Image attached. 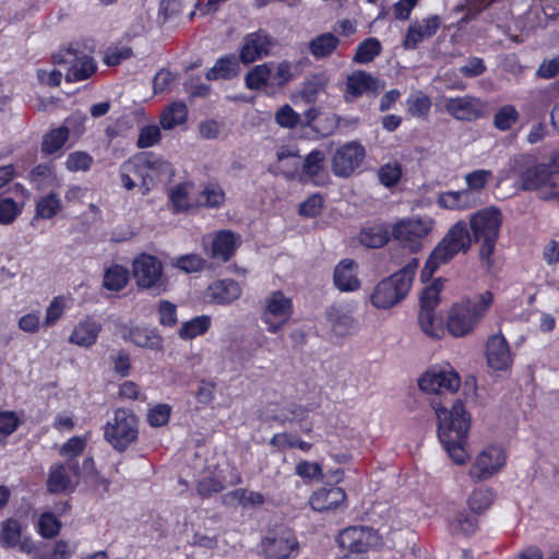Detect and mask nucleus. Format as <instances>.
<instances>
[{
	"label": "nucleus",
	"mask_w": 559,
	"mask_h": 559,
	"mask_svg": "<svg viewBox=\"0 0 559 559\" xmlns=\"http://www.w3.org/2000/svg\"><path fill=\"white\" fill-rule=\"evenodd\" d=\"M510 171L521 190L535 191L545 201L559 198V155L540 164L534 155H515L510 160Z\"/></svg>",
	"instance_id": "1"
},
{
	"label": "nucleus",
	"mask_w": 559,
	"mask_h": 559,
	"mask_svg": "<svg viewBox=\"0 0 559 559\" xmlns=\"http://www.w3.org/2000/svg\"><path fill=\"white\" fill-rule=\"evenodd\" d=\"M438 418V438L444 450L455 464L466 462L467 453L464 444L471 428V415L464 403L456 400L448 407L441 401L431 402Z\"/></svg>",
	"instance_id": "2"
},
{
	"label": "nucleus",
	"mask_w": 559,
	"mask_h": 559,
	"mask_svg": "<svg viewBox=\"0 0 559 559\" xmlns=\"http://www.w3.org/2000/svg\"><path fill=\"white\" fill-rule=\"evenodd\" d=\"M503 216L496 206L473 213L469 217V237L478 245V258L481 266L490 270L495 263L493 254L499 239Z\"/></svg>",
	"instance_id": "3"
},
{
	"label": "nucleus",
	"mask_w": 559,
	"mask_h": 559,
	"mask_svg": "<svg viewBox=\"0 0 559 559\" xmlns=\"http://www.w3.org/2000/svg\"><path fill=\"white\" fill-rule=\"evenodd\" d=\"M417 267L418 259L413 258L404 267L380 281L370 296L372 306L390 309L400 304L411 290Z\"/></svg>",
	"instance_id": "4"
},
{
	"label": "nucleus",
	"mask_w": 559,
	"mask_h": 559,
	"mask_svg": "<svg viewBox=\"0 0 559 559\" xmlns=\"http://www.w3.org/2000/svg\"><path fill=\"white\" fill-rule=\"evenodd\" d=\"M123 170L133 171L141 178L143 195L148 194L159 183H168L175 176L173 165L153 152L141 153L133 160L123 163Z\"/></svg>",
	"instance_id": "5"
},
{
	"label": "nucleus",
	"mask_w": 559,
	"mask_h": 559,
	"mask_svg": "<svg viewBox=\"0 0 559 559\" xmlns=\"http://www.w3.org/2000/svg\"><path fill=\"white\" fill-rule=\"evenodd\" d=\"M493 296L489 290L479 294L475 300L466 299L455 304L448 317L447 328L455 337H463L474 331L491 306Z\"/></svg>",
	"instance_id": "6"
},
{
	"label": "nucleus",
	"mask_w": 559,
	"mask_h": 559,
	"mask_svg": "<svg viewBox=\"0 0 559 559\" xmlns=\"http://www.w3.org/2000/svg\"><path fill=\"white\" fill-rule=\"evenodd\" d=\"M132 275L138 288L160 296L168 292L169 280L164 274L163 263L148 253H140L132 262Z\"/></svg>",
	"instance_id": "7"
},
{
	"label": "nucleus",
	"mask_w": 559,
	"mask_h": 559,
	"mask_svg": "<svg viewBox=\"0 0 559 559\" xmlns=\"http://www.w3.org/2000/svg\"><path fill=\"white\" fill-rule=\"evenodd\" d=\"M138 417L131 411L118 408L115 411L114 420L105 426V439L114 449L123 452L138 439Z\"/></svg>",
	"instance_id": "8"
},
{
	"label": "nucleus",
	"mask_w": 559,
	"mask_h": 559,
	"mask_svg": "<svg viewBox=\"0 0 559 559\" xmlns=\"http://www.w3.org/2000/svg\"><path fill=\"white\" fill-rule=\"evenodd\" d=\"M52 62L58 66H69L66 74L67 82L87 80L97 69L93 57L80 51L73 44L52 55Z\"/></svg>",
	"instance_id": "9"
},
{
	"label": "nucleus",
	"mask_w": 559,
	"mask_h": 559,
	"mask_svg": "<svg viewBox=\"0 0 559 559\" xmlns=\"http://www.w3.org/2000/svg\"><path fill=\"white\" fill-rule=\"evenodd\" d=\"M261 547L269 559H289L299 555V543L293 530L286 525L269 530L261 542Z\"/></svg>",
	"instance_id": "10"
},
{
	"label": "nucleus",
	"mask_w": 559,
	"mask_h": 559,
	"mask_svg": "<svg viewBox=\"0 0 559 559\" xmlns=\"http://www.w3.org/2000/svg\"><path fill=\"white\" fill-rule=\"evenodd\" d=\"M472 247L468 225L465 221L453 224L433 248L435 258L447 264L459 253L466 254Z\"/></svg>",
	"instance_id": "11"
},
{
	"label": "nucleus",
	"mask_w": 559,
	"mask_h": 559,
	"mask_svg": "<svg viewBox=\"0 0 559 559\" xmlns=\"http://www.w3.org/2000/svg\"><path fill=\"white\" fill-rule=\"evenodd\" d=\"M435 221L429 216L402 219L392 228L394 239L412 252L421 249V240L433 229Z\"/></svg>",
	"instance_id": "12"
},
{
	"label": "nucleus",
	"mask_w": 559,
	"mask_h": 559,
	"mask_svg": "<svg viewBox=\"0 0 559 559\" xmlns=\"http://www.w3.org/2000/svg\"><path fill=\"white\" fill-rule=\"evenodd\" d=\"M384 88V81L364 70H355L346 78L343 98L345 103L352 104L362 95H367L368 97H376Z\"/></svg>",
	"instance_id": "13"
},
{
	"label": "nucleus",
	"mask_w": 559,
	"mask_h": 559,
	"mask_svg": "<svg viewBox=\"0 0 559 559\" xmlns=\"http://www.w3.org/2000/svg\"><path fill=\"white\" fill-rule=\"evenodd\" d=\"M337 543L350 554H366L381 545V537L371 527L349 526L340 533Z\"/></svg>",
	"instance_id": "14"
},
{
	"label": "nucleus",
	"mask_w": 559,
	"mask_h": 559,
	"mask_svg": "<svg viewBox=\"0 0 559 559\" xmlns=\"http://www.w3.org/2000/svg\"><path fill=\"white\" fill-rule=\"evenodd\" d=\"M293 314V301L282 290L272 292L264 300L262 320L267 331L277 333Z\"/></svg>",
	"instance_id": "15"
},
{
	"label": "nucleus",
	"mask_w": 559,
	"mask_h": 559,
	"mask_svg": "<svg viewBox=\"0 0 559 559\" xmlns=\"http://www.w3.org/2000/svg\"><path fill=\"white\" fill-rule=\"evenodd\" d=\"M80 478V466L76 460L68 459L64 463L55 464L49 469L47 491L50 493L71 492Z\"/></svg>",
	"instance_id": "16"
},
{
	"label": "nucleus",
	"mask_w": 559,
	"mask_h": 559,
	"mask_svg": "<svg viewBox=\"0 0 559 559\" xmlns=\"http://www.w3.org/2000/svg\"><path fill=\"white\" fill-rule=\"evenodd\" d=\"M366 156L365 147L356 142L340 146L331 159V170L336 177L347 178L360 166Z\"/></svg>",
	"instance_id": "17"
},
{
	"label": "nucleus",
	"mask_w": 559,
	"mask_h": 559,
	"mask_svg": "<svg viewBox=\"0 0 559 559\" xmlns=\"http://www.w3.org/2000/svg\"><path fill=\"white\" fill-rule=\"evenodd\" d=\"M421 391L435 394H453L461 385L459 374L452 370L431 369L418 380Z\"/></svg>",
	"instance_id": "18"
},
{
	"label": "nucleus",
	"mask_w": 559,
	"mask_h": 559,
	"mask_svg": "<svg viewBox=\"0 0 559 559\" xmlns=\"http://www.w3.org/2000/svg\"><path fill=\"white\" fill-rule=\"evenodd\" d=\"M444 108L456 120L473 121L485 115L486 103L478 97L464 95L447 98Z\"/></svg>",
	"instance_id": "19"
},
{
	"label": "nucleus",
	"mask_w": 559,
	"mask_h": 559,
	"mask_svg": "<svg viewBox=\"0 0 559 559\" xmlns=\"http://www.w3.org/2000/svg\"><path fill=\"white\" fill-rule=\"evenodd\" d=\"M506 462L502 450L498 447L486 448L469 468V476L474 480H484L496 474Z\"/></svg>",
	"instance_id": "20"
},
{
	"label": "nucleus",
	"mask_w": 559,
	"mask_h": 559,
	"mask_svg": "<svg viewBox=\"0 0 559 559\" xmlns=\"http://www.w3.org/2000/svg\"><path fill=\"white\" fill-rule=\"evenodd\" d=\"M274 46V39L264 29L250 33L243 38L239 59L249 64L267 56Z\"/></svg>",
	"instance_id": "21"
},
{
	"label": "nucleus",
	"mask_w": 559,
	"mask_h": 559,
	"mask_svg": "<svg viewBox=\"0 0 559 559\" xmlns=\"http://www.w3.org/2000/svg\"><path fill=\"white\" fill-rule=\"evenodd\" d=\"M487 364L493 370H507L513 362L509 343L502 334L489 337L486 346Z\"/></svg>",
	"instance_id": "22"
},
{
	"label": "nucleus",
	"mask_w": 559,
	"mask_h": 559,
	"mask_svg": "<svg viewBox=\"0 0 559 559\" xmlns=\"http://www.w3.org/2000/svg\"><path fill=\"white\" fill-rule=\"evenodd\" d=\"M441 20L438 15H431L421 22H414L409 25L403 47L405 49H415L424 38L433 36L440 28Z\"/></svg>",
	"instance_id": "23"
},
{
	"label": "nucleus",
	"mask_w": 559,
	"mask_h": 559,
	"mask_svg": "<svg viewBox=\"0 0 559 559\" xmlns=\"http://www.w3.org/2000/svg\"><path fill=\"white\" fill-rule=\"evenodd\" d=\"M346 500V493L341 487L321 488L310 497V506L314 511L326 512L334 510Z\"/></svg>",
	"instance_id": "24"
},
{
	"label": "nucleus",
	"mask_w": 559,
	"mask_h": 559,
	"mask_svg": "<svg viewBox=\"0 0 559 559\" xmlns=\"http://www.w3.org/2000/svg\"><path fill=\"white\" fill-rule=\"evenodd\" d=\"M340 46L341 39L331 32L321 33L307 43V49L316 60L332 57Z\"/></svg>",
	"instance_id": "25"
},
{
	"label": "nucleus",
	"mask_w": 559,
	"mask_h": 559,
	"mask_svg": "<svg viewBox=\"0 0 559 559\" xmlns=\"http://www.w3.org/2000/svg\"><path fill=\"white\" fill-rule=\"evenodd\" d=\"M440 207L449 210H467L479 204V198L471 189L442 192L438 197Z\"/></svg>",
	"instance_id": "26"
},
{
	"label": "nucleus",
	"mask_w": 559,
	"mask_h": 559,
	"mask_svg": "<svg viewBox=\"0 0 559 559\" xmlns=\"http://www.w3.org/2000/svg\"><path fill=\"white\" fill-rule=\"evenodd\" d=\"M207 296L215 304L227 305L241 296V287L231 278L216 281L209 286Z\"/></svg>",
	"instance_id": "27"
},
{
	"label": "nucleus",
	"mask_w": 559,
	"mask_h": 559,
	"mask_svg": "<svg viewBox=\"0 0 559 559\" xmlns=\"http://www.w3.org/2000/svg\"><path fill=\"white\" fill-rule=\"evenodd\" d=\"M102 324L92 318L80 321L73 329L69 342L81 347H91L97 341Z\"/></svg>",
	"instance_id": "28"
},
{
	"label": "nucleus",
	"mask_w": 559,
	"mask_h": 559,
	"mask_svg": "<svg viewBox=\"0 0 559 559\" xmlns=\"http://www.w3.org/2000/svg\"><path fill=\"white\" fill-rule=\"evenodd\" d=\"M74 118L66 119L64 124L50 130L43 136L40 144L41 153L45 155H52L63 147L70 135V126Z\"/></svg>",
	"instance_id": "29"
},
{
	"label": "nucleus",
	"mask_w": 559,
	"mask_h": 559,
	"mask_svg": "<svg viewBox=\"0 0 559 559\" xmlns=\"http://www.w3.org/2000/svg\"><path fill=\"white\" fill-rule=\"evenodd\" d=\"M329 83L330 75L325 71L313 73L302 83L299 96L306 104H314Z\"/></svg>",
	"instance_id": "30"
},
{
	"label": "nucleus",
	"mask_w": 559,
	"mask_h": 559,
	"mask_svg": "<svg viewBox=\"0 0 559 559\" xmlns=\"http://www.w3.org/2000/svg\"><path fill=\"white\" fill-rule=\"evenodd\" d=\"M355 262L345 259L334 270V284L342 292H353L359 288V280L355 274Z\"/></svg>",
	"instance_id": "31"
},
{
	"label": "nucleus",
	"mask_w": 559,
	"mask_h": 559,
	"mask_svg": "<svg viewBox=\"0 0 559 559\" xmlns=\"http://www.w3.org/2000/svg\"><path fill=\"white\" fill-rule=\"evenodd\" d=\"M237 248L236 235L230 230L216 234L211 246V257L227 262Z\"/></svg>",
	"instance_id": "32"
},
{
	"label": "nucleus",
	"mask_w": 559,
	"mask_h": 559,
	"mask_svg": "<svg viewBox=\"0 0 559 559\" xmlns=\"http://www.w3.org/2000/svg\"><path fill=\"white\" fill-rule=\"evenodd\" d=\"M389 239V229L383 224L364 227L359 234L360 243L368 248H381Z\"/></svg>",
	"instance_id": "33"
},
{
	"label": "nucleus",
	"mask_w": 559,
	"mask_h": 559,
	"mask_svg": "<svg viewBox=\"0 0 559 559\" xmlns=\"http://www.w3.org/2000/svg\"><path fill=\"white\" fill-rule=\"evenodd\" d=\"M129 337L130 341L139 347H145L153 350L163 349V338L154 330L146 328H133L130 330Z\"/></svg>",
	"instance_id": "34"
},
{
	"label": "nucleus",
	"mask_w": 559,
	"mask_h": 559,
	"mask_svg": "<svg viewBox=\"0 0 559 559\" xmlns=\"http://www.w3.org/2000/svg\"><path fill=\"white\" fill-rule=\"evenodd\" d=\"M239 70V64L236 56L229 55L223 57L216 61L214 67H212L206 72V79L212 81L216 79L228 80L237 75Z\"/></svg>",
	"instance_id": "35"
},
{
	"label": "nucleus",
	"mask_w": 559,
	"mask_h": 559,
	"mask_svg": "<svg viewBox=\"0 0 559 559\" xmlns=\"http://www.w3.org/2000/svg\"><path fill=\"white\" fill-rule=\"evenodd\" d=\"M188 117L187 106L181 102L168 105L160 115V126L165 130H171L186 122Z\"/></svg>",
	"instance_id": "36"
},
{
	"label": "nucleus",
	"mask_w": 559,
	"mask_h": 559,
	"mask_svg": "<svg viewBox=\"0 0 559 559\" xmlns=\"http://www.w3.org/2000/svg\"><path fill=\"white\" fill-rule=\"evenodd\" d=\"M22 525L17 519L10 518L0 524V545L4 548L16 547L21 540Z\"/></svg>",
	"instance_id": "37"
},
{
	"label": "nucleus",
	"mask_w": 559,
	"mask_h": 559,
	"mask_svg": "<svg viewBox=\"0 0 559 559\" xmlns=\"http://www.w3.org/2000/svg\"><path fill=\"white\" fill-rule=\"evenodd\" d=\"M130 278L129 270L122 265L114 264L105 271L104 287L108 290L120 292Z\"/></svg>",
	"instance_id": "38"
},
{
	"label": "nucleus",
	"mask_w": 559,
	"mask_h": 559,
	"mask_svg": "<svg viewBox=\"0 0 559 559\" xmlns=\"http://www.w3.org/2000/svg\"><path fill=\"white\" fill-rule=\"evenodd\" d=\"M211 326V318L209 316H199L182 323L178 331L179 337L182 340H192L203 335Z\"/></svg>",
	"instance_id": "39"
},
{
	"label": "nucleus",
	"mask_w": 559,
	"mask_h": 559,
	"mask_svg": "<svg viewBox=\"0 0 559 559\" xmlns=\"http://www.w3.org/2000/svg\"><path fill=\"white\" fill-rule=\"evenodd\" d=\"M381 50L380 41L374 37H369L358 45L353 61L359 64L369 63L381 53Z\"/></svg>",
	"instance_id": "40"
},
{
	"label": "nucleus",
	"mask_w": 559,
	"mask_h": 559,
	"mask_svg": "<svg viewBox=\"0 0 559 559\" xmlns=\"http://www.w3.org/2000/svg\"><path fill=\"white\" fill-rule=\"evenodd\" d=\"M495 493L489 488H476L468 497L467 503L472 512L481 514L493 502Z\"/></svg>",
	"instance_id": "41"
},
{
	"label": "nucleus",
	"mask_w": 559,
	"mask_h": 559,
	"mask_svg": "<svg viewBox=\"0 0 559 559\" xmlns=\"http://www.w3.org/2000/svg\"><path fill=\"white\" fill-rule=\"evenodd\" d=\"M326 320L337 335H345L355 328L354 319L334 307L328 309Z\"/></svg>",
	"instance_id": "42"
},
{
	"label": "nucleus",
	"mask_w": 559,
	"mask_h": 559,
	"mask_svg": "<svg viewBox=\"0 0 559 559\" xmlns=\"http://www.w3.org/2000/svg\"><path fill=\"white\" fill-rule=\"evenodd\" d=\"M225 202V192L216 183L206 185L199 193L198 203L205 207L216 209Z\"/></svg>",
	"instance_id": "43"
},
{
	"label": "nucleus",
	"mask_w": 559,
	"mask_h": 559,
	"mask_svg": "<svg viewBox=\"0 0 559 559\" xmlns=\"http://www.w3.org/2000/svg\"><path fill=\"white\" fill-rule=\"evenodd\" d=\"M418 323L426 335L435 338L440 337L442 329L437 322L435 309L420 306Z\"/></svg>",
	"instance_id": "44"
},
{
	"label": "nucleus",
	"mask_w": 559,
	"mask_h": 559,
	"mask_svg": "<svg viewBox=\"0 0 559 559\" xmlns=\"http://www.w3.org/2000/svg\"><path fill=\"white\" fill-rule=\"evenodd\" d=\"M477 526V518L465 512L457 513L450 524V528L453 534H463L466 536L474 534Z\"/></svg>",
	"instance_id": "45"
},
{
	"label": "nucleus",
	"mask_w": 559,
	"mask_h": 559,
	"mask_svg": "<svg viewBox=\"0 0 559 559\" xmlns=\"http://www.w3.org/2000/svg\"><path fill=\"white\" fill-rule=\"evenodd\" d=\"M520 114L512 105H504L498 109L493 117V126L500 131L510 130L519 120Z\"/></svg>",
	"instance_id": "46"
},
{
	"label": "nucleus",
	"mask_w": 559,
	"mask_h": 559,
	"mask_svg": "<svg viewBox=\"0 0 559 559\" xmlns=\"http://www.w3.org/2000/svg\"><path fill=\"white\" fill-rule=\"evenodd\" d=\"M271 75V69L266 63L255 66L246 75V85L248 88L257 91L266 85Z\"/></svg>",
	"instance_id": "47"
},
{
	"label": "nucleus",
	"mask_w": 559,
	"mask_h": 559,
	"mask_svg": "<svg viewBox=\"0 0 559 559\" xmlns=\"http://www.w3.org/2000/svg\"><path fill=\"white\" fill-rule=\"evenodd\" d=\"M61 209V201L57 193L50 192L36 204V215L41 218L53 217Z\"/></svg>",
	"instance_id": "48"
},
{
	"label": "nucleus",
	"mask_w": 559,
	"mask_h": 559,
	"mask_svg": "<svg viewBox=\"0 0 559 559\" xmlns=\"http://www.w3.org/2000/svg\"><path fill=\"white\" fill-rule=\"evenodd\" d=\"M491 178L492 171L487 169H477L468 173L465 176L466 189H471L478 197V193L486 188Z\"/></svg>",
	"instance_id": "49"
},
{
	"label": "nucleus",
	"mask_w": 559,
	"mask_h": 559,
	"mask_svg": "<svg viewBox=\"0 0 559 559\" xmlns=\"http://www.w3.org/2000/svg\"><path fill=\"white\" fill-rule=\"evenodd\" d=\"M93 163L94 159L87 152L76 151L68 155L66 167L70 171H87Z\"/></svg>",
	"instance_id": "50"
},
{
	"label": "nucleus",
	"mask_w": 559,
	"mask_h": 559,
	"mask_svg": "<svg viewBox=\"0 0 559 559\" xmlns=\"http://www.w3.org/2000/svg\"><path fill=\"white\" fill-rule=\"evenodd\" d=\"M325 156L322 151H311L304 160L302 173L304 175L313 178L320 174L324 166Z\"/></svg>",
	"instance_id": "51"
},
{
	"label": "nucleus",
	"mask_w": 559,
	"mask_h": 559,
	"mask_svg": "<svg viewBox=\"0 0 559 559\" xmlns=\"http://www.w3.org/2000/svg\"><path fill=\"white\" fill-rule=\"evenodd\" d=\"M402 176V166L399 163H388L378 170L379 181L390 188L395 186Z\"/></svg>",
	"instance_id": "52"
},
{
	"label": "nucleus",
	"mask_w": 559,
	"mask_h": 559,
	"mask_svg": "<svg viewBox=\"0 0 559 559\" xmlns=\"http://www.w3.org/2000/svg\"><path fill=\"white\" fill-rule=\"evenodd\" d=\"M443 288V282L441 278L435 280L429 286H427L420 296V306L426 308L435 309L440 301V293Z\"/></svg>",
	"instance_id": "53"
},
{
	"label": "nucleus",
	"mask_w": 559,
	"mask_h": 559,
	"mask_svg": "<svg viewBox=\"0 0 559 559\" xmlns=\"http://www.w3.org/2000/svg\"><path fill=\"white\" fill-rule=\"evenodd\" d=\"M61 522L51 512H45L38 521V532L45 538H52L58 535Z\"/></svg>",
	"instance_id": "54"
},
{
	"label": "nucleus",
	"mask_w": 559,
	"mask_h": 559,
	"mask_svg": "<svg viewBox=\"0 0 559 559\" xmlns=\"http://www.w3.org/2000/svg\"><path fill=\"white\" fill-rule=\"evenodd\" d=\"M169 200L174 212H183L190 209L189 192L186 183H179L169 191Z\"/></svg>",
	"instance_id": "55"
},
{
	"label": "nucleus",
	"mask_w": 559,
	"mask_h": 559,
	"mask_svg": "<svg viewBox=\"0 0 559 559\" xmlns=\"http://www.w3.org/2000/svg\"><path fill=\"white\" fill-rule=\"evenodd\" d=\"M431 108V100L430 98L419 93L418 95L411 96L407 99V110L409 115L414 117H423L426 116Z\"/></svg>",
	"instance_id": "56"
},
{
	"label": "nucleus",
	"mask_w": 559,
	"mask_h": 559,
	"mask_svg": "<svg viewBox=\"0 0 559 559\" xmlns=\"http://www.w3.org/2000/svg\"><path fill=\"white\" fill-rule=\"evenodd\" d=\"M270 444L280 450H283L285 448H298L305 452L309 451L312 447V444L309 442L289 438L287 433L274 435L270 441Z\"/></svg>",
	"instance_id": "57"
},
{
	"label": "nucleus",
	"mask_w": 559,
	"mask_h": 559,
	"mask_svg": "<svg viewBox=\"0 0 559 559\" xmlns=\"http://www.w3.org/2000/svg\"><path fill=\"white\" fill-rule=\"evenodd\" d=\"M22 207L11 198H0V224H11L21 213Z\"/></svg>",
	"instance_id": "58"
},
{
	"label": "nucleus",
	"mask_w": 559,
	"mask_h": 559,
	"mask_svg": "<svg viewBox=\"0 0 559 559\" xmlns=\"http://www.w3.org/2000/svg\"><path fill=\"white\" fill-rule=\"evenodd\" d=\"M275 121L284 128L293 129L300 122V115L289 105L282 106L275 114Z\"/></svg>",
	"instance_id": "59"
},
{
	"label": "nucleus",
	"mask_w": 559,
	"mask_h": 559,
	"mask_svg": "<svg viewBox=\"0 0 559 559\" xmlns=\"http://www.w3.org/2000/svg\"><path fill=\"white\" fill-rule=\"evenodd\" d=\"M160 140V130L157 126H145L140 130L136 145L140 148L151 147Z\"/></svg>",
	"instance_id": "60"
},
{
	"label": "nucleus",
	"mask_w": 559,
	"mask_h": 559,
	"mask_svg": "<svg viewBox=\"0 0 559 559\" xmlns=\"http://www.w3.org/2000/svg\"><path fill=\"white\" fill-rule=\"evenodd\" d=\"M296 474L304 479H322L323 473L321 465L316 462L301 461L296 465Z\"/></svg>",
	"instance_id": "61"
},
{
	"label": "nucleus",
	"mask_w": 559,
	"mask_h": 559,
	"mask_svg": "<svg viewBox=\"0 0 559 559\" xmlns=\"http://www.w3.org/2000/svg\"><path fill=\"white\" fill-rule=\"evenodd\" d=\"M159 323L164 326H175L177 323V307L168 300L158 304Z\"/></svg>",
	"instance_id": "62"
},
{
	"label": "nucleus",
	"mask_w": 559,
	"mask_h": 559,
	"mask_svg": "<svg viewBox=\"0 0 559 559\" xmlns=\"http://www.w3.org/2000/svg\"><path fill=\"white\" fill-rule=\"evenodd\" d=\"M323 207V198L320 194H312L299 205V214L305 217L318 216Z\"/></svg>",
	"instance_id": "63"
},
{
	"label": "nucleus",
	"mask_w": 559,
	"mask_h": 559,
	"mask_svg": "<svg viewBox=\"0 0 559 559\" xmlns=\"http://www.w3.org/2000/svg\"><path fill=\"white\" fill-rule=\"evenodd\" d=\"M221 480L214 477H204L197 484V492L201 498H210L224 489Z\"/></svg>",
	"instance_id": "64"
}]
</instances>
